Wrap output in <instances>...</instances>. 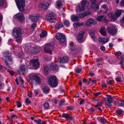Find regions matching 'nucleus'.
<instances>
[{
  "instance_id": "f257e3e1",
  "label": "nucleus",
  "mask_w": 124,
  "mask_h": 124,
  "mask_svg": "<svg viewBox=\"0 0 124 124\" xmlns=\"http://www.w3.org/2000/svg\"><path fill=\"white\" fill-rule=\"evenodd\" d=\"M10 54L8 52H3L2 54V59L5 62L6 65L9 68L12 69V67L9 66L13 63L12 60L10 56Z\"/></svg>"
},
{
  "instance_id": "f03ea898",
  "label": "nucleus",
  "mask_w": 124,
  "mask_h": 124,
  "mask_svg": "<svg viewBox=\"0 0 124 124\" xmlns=\"http://www.w3.org/2000/svg\"><path fill=\"white\" fill-rule=\"evenodd\" d=\"M49 85L52 87H54L57 86L58 83L57 78L56 76H50L48 80Z\"/></svg>"
},
{
  "instance_id": "7ed1b4c3",
  "label": "nucleus",
  "mask_w": 124,
  "mask_h": 124,
  "mask_svg": "<svg viewBox=\"0 0 124 124\" xmlns=\"http://www.w3.org/2000/svg\"><path fill=\"white\" fill-rule=\"evenodd\" d=\"M24 51L27 53L36 54L35 47H31L30 44H26L23 46Z\"/></svg>"
},
{
  "instance_id": "20e7f679",
  "label": "nucleus",
  "mask_w": 124,
  "mask_h": 124,
  "mask_svg": "<svg viewBox=\"0 0 124 124\" xmlns=\"http://www.w3.org/2000/svg\"><path fill=\"white\" fill-rule=\"evenodd\" d=\"M107 29L110 34L114 35L116 34L117 31L116 25H110L109 26L107 27Z\"/></svg>"
},
{
  "instance_id": "39448f33",
  "label": "nucleus",
  "mask_w": 124,
  "mask_h": 124,
  "mask_svg": "<svg viewBox=\"0 0 124 124\" xmlns=\"http://www.w3.org/2000/svg\"><path fill=\"white\" fill-rule=\"evenodd\" d=\"M17 6L20 11H23L25 6V0H15Z\"/></svg>"
},
{
  "instance_id": "423d86ee",
  "label": "nucleus",
  "mask_w": 124,
  "mask_h": 124,
  "mask_svg": "<svg viewBox=\"0 0 124 124\" xmlns=\"http://www.w3.org/2000/svg\"><path fill=\"white\" fill-rule=\"evenodd\" d=\"M47 20L50 22L53 23L56 22V17L55 15L53 13H50L46 16Z\"/></svg>"
},
{
  "instance_id": "0eeeda50",
  "label": "nucleus",
  "mask_w": 124,
  "mask_h": 124,
  "mask_svg": "<svg viewBox=\"0 0 124 124\" xmlns=\"http://www.w3.org/2000/svg\"><path fill=\"white\" fill-rule=\"evenodd\" d=\"M28 77L31 80H35L37 84H39L41 82L40 78L36 75L30 74L28 75Z\"/></svg>"
},
{
  "instance_id": "6e6552de",
  "label": "nucleus",
  "mask_w": 124,
  "mask_h": 124,
  "mask_svg": "<svg viewBox=\"0 0 124 124\" xmlns=\"http://www.w3.org/2000/svg\"><path fill=\"white\" fill-rule=\"evenodd\" d=\"M56 37L57 40L61 43H64L66 40L65 37L64 35L60 33H57Z\"/></svg>"
},
{
  "instance_id": "1a4fd4ad",
  "label": "nucleus",
  "mask_w": 124,
  "mask_h": 124,
  "mask_svg": "<svg viewBox=\"0 0 124 124\" xmlns=\"http://www.w3.org/2000/svg\"><path fill=\"white\" fill-rule=\"evenodd\" d=\"M23 33L22 29L19 28H14L13 31V35L15 36H21Z\"/></svg>"
},
{
  "instance_id": "9d476101",
  "label": "nucleus",
  "mask_w": 124,
  "mask_h": 124,
  "mask_svg": "<svg viewBox=\"0 0 124 124\" xmlns=\"http://www.w3.org/2000/svg\"><path fill=\"white\" fill-rule=\"evenodd\" d=\"M29 64L33 67L35 69H36L39 67V63L38 59H32L30 61Z\"/></svg>"
},
{
  "instance_id": "9b49d317",
  "label": "nucleus",
  "mask_w": 124,
  "mask_h": 124,
  "mask_svg": "<svg viewBox=\"0 0 124 124\" xmlns=\"http://www.w3.org/2000/svg\"><path fill=\"white\" fill-rule=\"evenodd\" d=\"M97 22L94 19L91 18L87 20L85 25L86 26H90L92 24H96Z\"/></svg>"
},
{
  "instance_id": "f8f14e48",
  "label": "nucleus",
  "mask_w": 124,
  "mask_h": 124,
  "mask_svg": "<svg viewBox=\"0 0 124 124\" xmlns=\"http://www.w3.org/2000/svg\"><path fill=\"white\" fill-rule=\"evenodd\" d=\"M52 47V45L50 44H48L46 45L44 48V50L47 53L49 54H51L52 53V51L50 49Z\"/></svg>"
},
{
  "instance_id": "ddd939ff",
  "label": "nucleus",
  "mask_w": 124,
  "mask_h": 124,
  "mask_svg": "<svg viewBox=\"0 0 124 124\" xmlns=\"http://www.w3.org/2000/svg\"><path fill=\"white\" fill-rule=\"evenodd\" d=\"M15 17L20 22L23 23L24 22V15L23 14L20 13H18L15 15Z\"/></svg>"
},
{
  "instance_id": "4468645a",
  "label": "nucleus",
  "mask_w": 124,
  "mask_h": 124,
  "mask_svg": "<svg viewBox=\"0 0 124 124\" xmlns=\"http://www.w3.org/2000/svg\"><path fill=\"white\" fill-rule=\"evenodd\" d=\"M29 16L31 21L33 22L37 21L39 17V16L37 15L33 14L29 15Z\"/></svg>"
},
{
  "instance_id": "2eb2a0df",
  "label": "nucleus",
  "mask_w": 124,
  "mask_h": 124,
  "mask_svg": "<svg viewBox=\"0 0 124 124\" xmlns=\"http://www.w3.org/2000/svg\"><path fill=\"white\" fill-rule=\"evenodd\" d=\"M89 1L91 3V5L90 6L91 9V10L93 9L96 7V9H98L99 6L98 5H96L97 3L96 0H89Z\"/></svg>"
},
{
  "instance_id": "dca6fc26",
  "label": "nucleus",
  "mask_w": 124,
  "mask_h": 124,
  "mask_svg": "<svg viewBox=\"0 0 124 124\" xmlns=\"http://www.w3.org/2000/svg\"><path fill=\"white\" fill-rule=\"evenodd\" d=\"M84 32L82 31L80 32L78 37V41L81 43L83 41V37L84 34Z\"/></svg>"
},
{
  "instance_id": "f3484780",
  "label": "nucleus",
  "mask_w": 124,
  "mask_h": 124,
  "mask_svg": "<svg viewBox=\"0 0 124 124\" xmlns=\"http://www.w3.org/2000/svg\"><path fill=\"white\" fill-rule=\"evenodd\" d=\"M69 60V58L67 57L63 56L62 58H59L58 60L61 63H65L67 62Z\"/></svg>"
},
{
  "instance_id": "a211bd4d",
  "label": "nucleus",
  "mask_w": 124,
  "mask_h": 124,
  "mask_svg": "<svg viewBox=\"0 0 124 124\" xmlns=\"http://www.w3.org/2000/svg\"><path fill=\"white\" fill-rule=\"evenodd\" d=\"M109 40L108 38L105 39L102 37L99 38V43L101 44H104L108 42Z\"/></svg>"
},
{
  "instance_id": "6ab92c4d",
  "label": "nucleus",
  "mask_w": 124,
  "mask_h": 124,
  "mask_svg": "<svg viewBox=\"0 0 124 124\" xmlns=\"http://www.w3.org/2000/svg\"><path fill=\"white\" fill-rule=\"evenodd\" d=\"M106 97L107 98H105L104 99V100L106 101H107L108 102H110V103H112L113 101V97L111 95H107Z\"/></svg>"
},
{
  "instance_id": "aec40b11",
  "label": "nucleus",
  "mask_w": 124,
  "mask_h": 124,
  "mask_svg": "<svg viewBox=\"0 0 124 124\" xmlns=\"http://www.w3.org/2000/svg\"><path fill=\"white\" fill-rule=\"evenodd\" d=\"M50 69L52 70L57 71L59 67L56 64L53 63L51 64L50 67Z\"/></svg>"
},
{
  "instance_id": "412c9836",
  "label": "nucleus",
  "mask_w": 124,
  "mask_h": 124,
  "mask_svg": "<svg viewBox=\"0 0 124 124\" xmlns=\"http://www.w3.org/2000/svg\"><path fill=\"white\" fill-rule=\"evenodd\" d=\"M49 6V4L48 3H41L39 5L40 7L41 8H43L44 9H47Z\"/></svg>"
},
{
  "instance_id": "4be33fe9",
  "label": "nucleus",
  "mask_w": 124,
  "mask_h": 124,
  "mask_svg": "<svg viewBox=\"0 0 124 124\" xmlns=\"http://www.w3.org/2000/svg\"><path fill=\"white\" fill-rule=\"evenodd\" d=\"M85 8L81 4L78 5L76 7V9L78 11H84Z\"/></svg>"
},
{
  "instance_id": "5701e85b",
  "label": "nucleus",
  "mask_w": 124,
  "mask_h": 124,
  "mask_svg": "<svg viewBox=\"0 0 124 124\" xmlns=\"http://www.w3.org/2000/svg\"><path fill=\"white\" fill-rule=\"evenodd\" d=\"M108 16L112 21H115L116 20V16H115L114 14L110 13L108 14Z\"/></svg>"
},
{
  "instance_id": "b1692460",
  "label": "nucleus",
  "mask_w": 124,
  "mask_h": 124,
  "mask_svg": "<svg viewBox=\"0 0 124 124\" xmlns=\"http://www.w3.org/2000/svg\"><path fill=\"white\" fill-rule=\"evenodd\" d=\"M26 68L25 66L22 65L20 67L19 70H18V72L19 74H21V72H25L26 70Z\"/></svg>"
},
{
  "instance_id": "393cba45",
  "label": "nucleus",
  "mask_w": 124,
  "mask_h": 124,
  "mask_svg": "<svg viewBox=\"0 0 124 124\" xmlns=\"http://www.w3.org/2000/svg\"><path fill=\"white\" fill-rule=\"evenodd\" d=\"M71 20L73 22H77L79 21L78 16L75 15H73L71 16Z\"/></svg>"
},
{
  "instance_id": "a878e982",
  "label": "nucleus",
  "mask_w": 124,
  "mask_h": 124,
  "mask_svg": "<svg viewBox=\"0 0 124 124\" xmlns=\"http://www.w3.org/2000/svg\"><path fill=\"white\" fill-rule=\"evenodd\" d=\"M62 116L68 120H71L72 119V117L71 116L66 113H63Z\"/></svg>"
},
{
  "instance_id": "bb28decb",
  "label": "nucleus",
  "mask_w": 124,
  "mask_h": 124,
  "mask_svg": "<svg viewBox=\"0 0 124 124\" xmlns=\"http://www.w3.org/2000/svg\"><path fill=\"white\" fill-rule=\"evenodd\" d=\"M81 4L83 5L85 8L87 7L89 5V2L87 0H82L81 1Z\"/></svg>"
},
{
  "instance_id": "cd10ccee",
  "label": "nucleus",
  "mask_w": 124,
  "mask_h": 124,
  "mask_svg": "<svg viewBox=\"0 0 124 124\" xmlns=\"http://www.w3.org/2000/svg\"><path fill=\"white\" fill-rule=\"evenodd\" d=\"M106 30L105 28L104 27H102L100 31V32L102 35L105 36L107 34L106 32Z\"/></svg>"
},
{
  "instance_id": "c85d7f7f",
  "label": "nucleus",
  "mask_w": 124,
  "mask_h": 124,
  "mask_svg": "<svg viewBox=\"0 0 124 124\" xmlns=\"http://www.w3.org/2000/svg\"><path fill=\"white\" fill-rule=\"evenodd\" d=\"M123 11L122 10H117L115 13V15L116 17H118L121 15Z\"/></svg>"
},
{
  "instance_id": "c756f323",
  "label": "nucleus",
  "mask_w": 124,
  "mask_h": 124,
  "mask_svg": "<svg viewBox=\"0 0 124 124\" xmlns=\"http://www.w3.org/2000/svg\"><path fill=\"white\" fill-rule=\"evenodd\" d=\"M41 31V33L40 35V37L41 38L47 36V33L44 30H42Z\"/></svg>"
},
{
  "instance_id": "7c9ffc66",
  "label": "nucleus",
  "mask_w": 124,
  "mask_h": 124,
  "mask_svg": "<svg viewBox=\"0 0 124 124\" xmlns=\"http://www.w3.org/2000/svg\"><path fill=\"white\" fill-rule=\"evenodd\" d=\"M16 39V41L18 43H21L22 40V38L21 36H15Z\"/></svg>"
},
{
  "instance_id": "2f4dec72",
  "label": "nucleus",
  "mask_w": 124,
  "mask_h": 124,
  "mask_svg": "<svg viewBox=\"0 0 124 124\" xmlns=\"http://www.w3.org/2000/svg\"><path fill=\"white\" fill-rule=\"evenodd\" d=\"M49 69L46 66L44 67V73L45 75L46 76L48 72Z\"/></svg>"
},
{
  "instance_id": "473e14b6",
  "label": "nucleus",
  "mask_w": 124,
  "mask_h": 124,
  "mask_svg": "<svg viewBox=\"0 0 124 124\" xmlns=\"http://www.w3.org/2000/svg\"><path fill=\"white\" fill-rule=\"evenodd\" d=\"M89 14L88 12H85L83 13L80 14H79V16L80 18H82L86 16Z\"/></svg>"
},
{
  "instance_id": "72a5a7b5",
  "label": "nucleus",
  "mask_w": 124,
  "mask_h": 124,
  "mask_svg": "<svg viewBox=\"0 0 124 124\" xmlns=\"http://www.w3.org/2000/svg\"><path fill=\"white\" fill-rule=\"evenodd\" d=\"M63 25V24L62 23H58L55 25V29L56 30L60 28L61 27H62Z\"/></svg>"
},
{
  "instance_id": "f704fd0d",
  "label": "nucleus",
  "mask_w": 124,
  "mask_h": 124,
  "mask_svg": "<svg viewBox=\"0 0 124 124\" xmlns=\"http://www.w3.org/2000/svg\"><path fill=\"white\" fill-rule=\"evenodd\" d=\"M49 88L47 86H45L44 87L43 89V92L46 93H48L49 91Z\"/></svg>"
},
{
  "instance_id": "c9c22d12",
  "label": "nucleus",
  "mask_w": 124,
  "mask_h": 124,
  "mask_svg": "<svg viewBox=\"0 0 124 124\" xmlns=\"http://www.w3.org/2000/svg\"><path fill=\"white\" fill-rule=\"evenodd\" d=\"M83 24L82 23L77 22L73 24V26L75 27H78L82 26Z\"/></svg>"
},
{
  "instance_id": "e433bc0d",
  "label": "nucleus",
  "mask_w": 124,
  "mask_h": 124,
  "mask_svg": "<svg viewBox=\"0 0 124 124\" xmlns=\"http://www.w3.org/2000/svg\"><path fill=\"white\" fill-rule=\"evenodd\" d=\"M56 5L58 8L61 7L62 6V4L61 0H59L57 2Z\"/></svg>"
},
{
  "instance_id": "4c0bfd02",
  "label": "nucleus",
  "mask_w": 124,
  "mask_h": 124,
  "mask_svg": "<svg viewBox=\"0 0 124 124\" xmlns=\"http://www.w3.org/2000/svg\"><path fill=\"white\" fill-rule=\"evenodd\" d=\"M101 9L103 10H105L106 11H108V9L107 7V6L106 4L102 5L101 6Z\"/></svg>"
},
{
  "instance_id": "58836bf2",
  "label": "nucleus",
  "mask_w": 124,
  "mask_h": 124,
  "mask_svg": "<svg viewBox=\"0 0 124 124\" xmlns=\"http://www.w3.org/2000/svg\"><path fill=\"white\" fill-rule=\"evenodd\" d=\"M118 115L123 116L124 114V112L122 110H118L116 111Z\"/></svg>"
},
{
  "instance_id": "ea45409f",
  "label": "nucleus",
  "mask_w": 124,
  "mask_h": 124,
  "mask_svg": "<svg viewBox=\"0 0 124 124\" xmlns=\"http://www.w3.org/2000/svg\"><path fill=\"white\" fill-rule=\"evenodd\" d=\"M121 103H118L117 105L119 106L124 107V100H121L120 101Z\"/></svg>"
},
{
  "instance_id": "a19ab883",
  "label": "nucleus",
  "mask_w": 124,
  "mask_h": 124,
  "mask_svg": "<svg viewBox=\"0 0 124 124\" xmlns=\"http://www.w3.org/2000/svg\"><path fill=\"white\" fill-rule=\"evenodd\" d=\"M104 16L101 15L97 17L96 19L99 21H102L103 20Z\"/></svg>"
},
{
  "instance_id": "79ce46f5",
  "label": "nucleus",
  "mask_w": 124,
  "mask_h": 124,
  "mask_svg": "<svg viewBox=\"0 0 124 124\" xmlns=\"http://www.w3.org/2000/svg\"><path fill=\"white\" fill-rule=\"evenodd\" d=\"M111 103L108 102H106L105 103V106L107 108H109L111 106Z\"/></svg>"
},
{
  "instance_id": "37998d69",
  "label": "nucleus",
  "mask_w": 124,
  "mask_h": 124,
  "mask_svg": "<svg viewBox=\"0 0 124 124\" xmlns=\"http://www.w3.org/2000/svg\"><path fill=\"white\" fill-rule=\"evenodd\" d=\"M19 57L20 59H23L24 57V54L23 52H21L18 54Z\"/></svg>"
},
{
  "instance_id": "c03bdc74",
  "label": "nucleus",
  "mask_w": 124,
  "mask_h": 124,
  "mask_svg": "<svg viewBox=\"0 0 124 124\" xmlns=\"http://www.w3.org/2000/svg\"><path fill=\"white\" fill-rule=\"evenodd\" d=\"M44 106L45 110L48 109L49 107V104L47 102H45L44 104Z\"/></svg>"
},
{
  "instance_id": "a18cd8bd",
  "label": "nucleus",
  "mask_w": 124,
  "mask_h": 124,
  "mask_svg": "<svg viewBox=\"0 0 124 124\" xmlns=\"http://www.w3.org/2000/svg\"><path fill=\"white\" fill-rule=\"evenodd\" d=\"M64 24L66 27H68L70 25V22L67 20H65L64 22Z\"/></svg>"
},
{
  "instance_id": "49530a36",
  "label": "nucleus",
  "mask_w": 124,
  "mask_h": 124,
  "mask_svg": "<svg viewBox=\"0 0 124 124\" xmlns=\"http://www.w3.org/2000/svg\"><path fill=\"white\" fill-rule=\"evenodd\" d=\"M35 50L36 52V54L38 53L41 50V47L39 46H36L35 47Z\"/></svg>"
},
{
  "instance_id": "de8ad7c7",
  "label": "nucleus",
  "mask_w": 124,
  "mask_h": 124,
  "mask_svg": "<svg viewBox=\"0 0 124 124\" xmlns=\"http://www.w3.org/2000/svg\"><path fill=\"white\" fill-rule=\"evenodd\" d=\"M70 49L72 50H74L75 49V45L73 43H72L70 44Z\"/></svg>"
},
{
  "instance_id": "09e8293b",
  "label": "nucleus",
  "mask_w": 124,
  "mask_h": 124,
  "mask_svg": "<svg viewBox=\"0 0 124 124\" xmlns=\"http://www.w3.org/2000/svg\"><path fill=\"white\" fill-rule=\"evenodd\" d=\"M115 80L116 81L119 82H121L122 81L121 78L119 77L116 78H115Z\"/></svg>"
},
{
  "instance_id": "8fccbe9b",
  "label": "nucleus",
  "mask_w": 124,
  "mask_h": 124,
  "mask_svg": "<svg viewBox=\"0 0 124 124\" xmlns=\"http://www.w3.org/2000/svg\"><path fill=\"white\" fill-rule=\"evenodd\" d=\"M101 121V123L103 124L106 123V120L105 119L101 118L100 119Z\"/></svg>"
},
{
  "instance_id": "3c124183",
  "label": "nucleus",
  "mask_w": 124,
  "mask_h": 124,
  "mask_svg": "<svg viewBox=\"0 0 124 124\" xmlns=\"http://www.w3.org/2000/svg\"><path fill=\"white\" fill-rule=\"evenodd\" d=\"M17 107L18 108L22 106L21 103L19 101H18L17 103Z\"/></svg>"
},
{
  "instance_id": "603ef678",
  "label": "nucleus",
  "mask_w": 124,
  "mask_h": 124,
  "mask_svg": "<svg viewBox=\"0 0 124 124\" xmlns=\"http://www.w3.org/2000/svg\"><path fill=\"white\" fill-rule=\"evenodd\" d=\"M102 102H100L97 103L96 105L95 106V107L96 108L98 106H101V105L102 104Z\"/></svg>"
},
{
  "instance_id": "864d4df0",
  "label": "nucleus",
  "mask_w": 124,
  "mask_h": 124,
  "mask_svg": "<svg viewBox=\"0 0 124 124\" xmlns=\"http://www.w3.org/2000/svg\"><path fill=\"white\" fill-rule=\"evenodd\" d=\"M73 107L72 106H67V109L68 110H73Z\"/></svg>"
},
{
  "instance_id": "5fc2aeb1",
  "label": "nucleus",
  "mask_w": 124,
  "mask_h": 124,
  "mask_svg": "<svg viewBox=\"0 0 124 124\" xmlns=\"http://www.w3.org/2000/svg\"><path fill=\"white\" fill-rule=\"evenodd\" d=\"M112 80H109L107 82V85H111L112 84Z\"/></svg>"
},
{
  "instance_id": "6e6d98bb",
  "label": "nucleus",
  "mask_w": 124,
  "mask_h": 124,
  "mask_svg": "<svg viewBox=\"0 0 124 124\" xmlns=\"http://www.w3.org/2000/svg\"><path fill=\"white\" fill-rule=\"evenodd\" d=\"M82 69L81 68H78L75 70L76 72L77 73H79L81 71Z\"/></svg>"
},
{
  "instance_id": "4d7b16f0",
  "label": "nucleus",
  "mask_w": 124,
  "mask_h": 124,
  "mask_svg": "<svg viewBox=\"0 0 124 124\" xmlns=\"http://www.w3.org/2000/svg\"><path fill=\"white\" fill-rule=\"evenodd\" d=\"M122 54V53L120 51H118L116 52L115 53V54L116 55H120Z\"/></svg>"
},
{
  "instance_id": "13d9d810",
  "label": "nucleus",
  "mask_w": 124,
  "mask_h": 124,
  "mask_svg": "<svg viewBox=\"0 0 124 124\" xmlns=\"http://www.w3.org/2000/svg\"><path fill=\"white\" fill-rule=\"evenodd\" d=\"M103 59L102 58H99L97 59V62H100L101 61H102Z\"/></svg>"
},
{
  "instance_id": "bf43d9fd",
  "label": "nucleus",
  "mask_w": 124,
  "mask_h": 124,
  "mask_svg": "<svg viewBox=\"0 0 124 124\" xmlns=\"http://www.w3.org/2000/svg\"><path fill=\"white\" fill-rule=\"evenodd\" d=\"M25 102L27 104H30L31 103V101L28 98H26L25 99Z\"/></svg>"
},
{
  "instance_id": "052dcab7",
  "label": "nucleus",
  "mask_w": 124,
  "mask_h": 124,
  "mask_svg": "<svg viewBox=\"0 0 124 124\" xmlns=\"http://www.w3.org/2000/svg\"><path fill=\"white\" fill-rule=\"evenodd\" d=\"M124 61L123 60H122L121 61L120 64L122 68L124 66Z\"/></svg>"
},
{
  "instance_id": "680f3d73",
  "label": "nucleus",
  "mask_w": 124,
  "mask_h": 124,
  "mask_svg": "<svg viewBox=\"0 0 124 124\" xmlns=\"http://www.w3.org/2000/svg\"><path fill=\"white\" fill-rule=\"evenodd\" d=\"M90 35H91L92 38L93 39H94L95 36L94 34L92 32H91L90 33Z\"/></svg>"
},
{
  "instance_id": "e2e57ef3",
  "label": "nucleus",
  "mask_w": 124,
  "mask_h": 124,
  "mask_svg": "<svg viewBox=\"0 0 124 124\" xmlns=\"http://www.w3.org/2000/svg\"><path fill=\"white\" fill-rule=\"evenodd\" d=\"M100 49L103 51H104L105 50V47L103 46H102L100 47Z\"/></svg>"
},
{
  "instance_id": "0e129e2a",
  "label": "nucleus",
  "mask_w": 124,
  "mask_h": 124,
  "mask_svg": "<svg viewBox=\"0 0 124 124\" xmlns=\"http://www.w3.org/2000/svg\"><path fill=\"white\" fill-rule=\"evenodd\" d=\"M120 5L121 6L124 7V0H122L121 1Z\"/></svg>"
},
{
  "instance_id": "69168bd1",
  "label": "nucleus",
  "mask_w": 124,
  "mask_h": 124,
  "mask_svg": "<svg viewBox=\"0 0 124 124\" xmlns=\"http://www.w3.org/2000/svg\"><path fill=\"white\" fill-rule=\"evenodd\" d=\"M34 121L35 122H36L37 123H39L41 122V119H35L34 120Z\"/></svg>"
},
{
  "instance_id": "338daca9",
  "label": "nucleus",
  "mask_w": 124,
  "mask_h": 124,
  "mask_svg": "<svg viewBox=\"0 0 124 124\" xmlns=\"http://www.w3.org/2000/svg\"><path fill=\"white\" fill-rule=\"evenodd\" d=\"M19 78L20 79V81H21L22 83V84L23 83V78L21 76H19Z\"/></svg>"
},
{
  "instance_id": "774afa93",
  "label": "nucleus",
  "mask_w": 124,
  "mask_h": 124,
  "mask_svg": "<svg viewBox=\"0 0 124 124\" xmlns=\"http://www.w3.org/2000/svg\"><path fill=\"white\" fill-rule=\"evenodd\" d=\"M36 26V25L35 23H33L32 25L31 28H34Z\"/></svg>"
}]
</instances>
